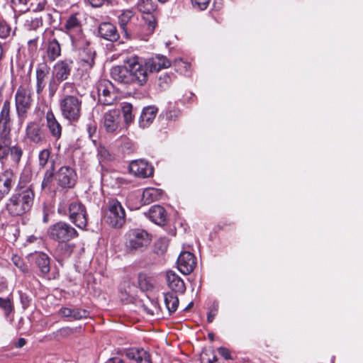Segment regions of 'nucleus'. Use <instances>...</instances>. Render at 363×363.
Wrapping results in <instances>:
<instances>
[{"mask_svg": "<svg viewBox=\"0 0 363 363\" xmlns=\"http://www.w3.org/2000/svg\"><path fill=\"white\" fill-rule=\"evenodd\" d=\"M123 66H115L111 69L112 78L128 85L144 86L148 80V72L143 60L136 55L125 60Z\"/></svg>", "mask_w": 363, "mask_h": 363, "instance_id": "1", "label": "nucleus"}, {"mask_svg": "<svg viewBox=\"0 0 363 363\" xmlns=\"http://www.w3.org/2000/svg\"><path fill=\"white\" fill-rule=\"evenodd\" d=\"M35 198L31 186L18 185L8 199L6 209L12 216H21L30 211Z\"/></svg>", "mask_w": 363, "mask_h": 363, "instance_id": "2", "label": "nucleus"}, {"mask_svg": "<svg viewBox=\"0 0 363 363\" xmlns=\"http://www.w3.org/2000/svg\"><path fill=\"white\" fill-rule=\"evenodd\" d=\"M23 151L18 143L12 140L11 133H0V163L6 164L9 160L14 165L21 160Z\"/></svg>", "mask_w": 363, "mask_h": 363, "instance_id": "3", "label": "nucleus"}, {"mask_svg": "<svg viewBox=\"0 0 363 363\" xmlns=\"http://www.w3.org/2000/svg\"><path fill=\"white\" fill-rule=\"evenodd\" d=\"M33 104L32 89L29 85H21L15 94V106L18 121L22 123Z\"/></svg>", "mask_w": 363, "mask_h": 363, "instance_id": "4", "label": "nucleus"}, {"mask_svg": "<svg viewBox=\"0 0 363 363\" xmlns=\"http://www.w3.org/2000/svg\"><path fill=\"white\" fill-rule=\"evenodd\" d=\"M60 109L64 118L70 122L78 121L82 114V100L73 95H65L60 100Z\"/></svg>", "mask_w": 363, "mask_h": 363, "instance_id": "5", "label": "nucleus"}, {"mask_svg": "<svg viewBox=\"0 0 363 363\" xmlns=\"http://www.w3.org/2000/svg\"><path fill=\"white\" fill-rule=\"evenodd\" d=\"M65 29L70 38L73 48H82L87 45V39L83 33L82 22L76 14L69 17L65 24Z\"/></svg>", "mask_w": 363, "mask_h": 363, "instance_id": "6", "label": "nucleus"}, {"mask_svg": "<svg viewBox=\"0 0 363 363\" xmlns=\"http://www.w3.org/2000/svg\"><path fill=\"white\" fill-rule=\"evenodd\" d=\"M48 237L59 243L67 242L78 237V233L74 228L64 221H59L51 225L48 229Z\"/></svg>", "mask_w": 363, "mask_h": 363, "instance_id": "7", "label": "nucleus"}, {"mask_svg": "<svg viewBox=\"0 0 363 363\" xmlns=\"http://www.w3.org/2000/svg\"><path fill=\"white\" fill-rule=\"evenodd\" d=\"M125 250L133 253L137 250H143L151 241L150 234L142 229H131L125 235Z\"/></svg>", "mask_w": 363, "mask_h": 363, "instance_id": "8", "label": "nucleus"}, {"mask_svg": "<svg viewBox=\"0 0 363 363\" xmlns=\"http://www.w3.org/2000/svg\"><path fill=\"white\" fill-rule=\"evenodd\" d=\"M105 222L113 228H121L125 222V210L117 200H111L104 216Z\"/></svg>", "mask_w": 363, "mask_h": 363, "instance_id": "9", "label": "nucleus"}, {"mask_svg": "<svg viewBox=\"0 0 363 363\" xmlns=\"http://www.w3.org/2000/svg\"><path fill=\"white\" fill-rule=\"evenodd\" d=\"M67 213L69 220L79 228L85 229L87 225V213L85 206L79 201H71Z\"/></svg>", "mask_w": 363, "mask_h": 363, "instance_id": "10", "label": "nucleus"}, {"mask_svg": "<svg viewBox=\"0 0 363 363\" xmlns=\"http://www.w3.org/2000/svg\"><path fill=\"white\" fill-rule=\"evenodd\" d=\"M26 138L35 145H42L47 141V133L43 125L35 122H29L26 128Z\"/></svg>", "mask_w": 363, "mask_h": 363, "instance_id": "11", "label": "nucleus"}, {"mask_svg": "<svg viewBox=\"0 0 363 363\" xmlns=\"http://www.w3.org/2000/svg\"><path fill=\"white\" fill-rule=\"evenodd\" d=\"M55 180L62 188H72L77 181V174L70 167L62 166L56 172Z\"/></svg>", "mask_w": 363, "mask_h": 363, "instance_id": "12", "label": "nucleus"}, {"mask_svg": "<svg viewBox=\"0 0 363 363\" xmlns=\"http://www.w3.org/2000/svg\"><path fill=\"white\" fill-rule=\"evenodd\" d=\"M99 102L103 105L110 106L115 103L116 94L113 91V84L108 81L101 82L97 88Z\"/></svg>", "mask_w": 363, "mask_h": 363, "instance_id": "13", "label": "nucleus"}, {"mask_svg": "<svg viewBox=\"0 0 363 363\" xmlns=\"http://www.w3.org/2000/svg\"><path fill=\"white\" fill-rule=\"evenodd\" d=\"M79 51L78 58L81 66L84 69H91L95 64V50L90 47V43L87 40V45L82 48H73Z\"/></svg>", "mask_w": 363, "mask_h": 363, "instance_id": "14", "label": "nucleus"}, {"mask_svg": "<svg viewBox=\"0 0 363 363\" xmlns=\"http://www.w3.org/2000/svg\"><path fill=\"white\" fill-rule=\"evenodd\" d=\"M129 171L136 177L146 178L153 174L154 169L147 161L138 160L130 163Z\"/></svg>", "mask_w": 363, "mask_h": 363, "instance_id": "15", "label": "nucleus"}, {"mask_svg": "<svg viewBox=\"0 0 363 363\" xmlns=\"http://www.w3.org/2000/svg\"><path fill=\"white\" fill-rule=\"evenodd\" d=\"M179 270L184 274H189L196 266L195 256L189 252H182L177 259Z\"/></svg>", "mask_w": 363, "mask_h": 363, "instance_id": "16", "label": "nucleus"}, {"mask_svg": "<svg viewBox=\"0 0 363 363\" xmlns=\"http://www.w3.org/2000/svg\"><path fill=\"white\" fill-rule=\"evenodd\" d=\"M104 127L108 133H116L119 128L121 112L118 109L110 110L104 116Z\"/></svg>", "mask_w": 363, "mask_h": 363, "instance_id": "17", "label": "nucleus"}, {"mask_svg": "<svg viewBox=\"0 0 363 363\" xmlns=\"http://www.w3.org/2000/svg\"><path fill=\"white\" fill-rule=\"evenodd\" d=\"M11 103L6 100L0 111V133H11Z\"/></svg>", "mask_w": 363, "mask_h": 363, "instance_id": "18", "label": "nucleus"}, {"mask_svg": "<svg viewBox=\"0 0 363 363\" xmlns=\"http://www.w3.org/2000/svg\"><path fill=\"white\" fill-rule=\"evenodd\" d=\"M74 62L72 59L66 58L58 61L54 65L55 76L60 82L68 79L73 67Z\"/></svg>", "mask_w": 363, "mask_h": 363, "instance_id": "19", "label": "nucleus"}, {"mask_svg": "<svg viewBox=\"0 0 363 363\" xmlns=\"http://www.w3.org/2000/svg\"><path fill=\"white\" fill-rule=\"evenodd\" d=\"M50 68L46 62L40 63L36 68V93L40 95L46 84Z\"/></svg>", "mask_w": 363, "mask_h": 363, "instance_id": "20", "label": "nucleus"}, {"mask_svg": "<svg viewBox=\"0 0 363 363\" xmlns=\"http://www.w3.org/2000/svg\"><path fill=\"white\" fill-rule=\"evenodd\" d=\"M145 67L150 72H159L162 69H165L171 66V62L163 55H156L144 62Z\"/></svg>", "mask_w": 363, "mask_h": 363, "instance_id": "21", "label": "nucleus"}, {"mask_svg": "<svg viewBox=\"0 0 363 363\" xmlns=\"http://www.w3.org/2000/svg\"><path fill=\"white\" fill-rule=\"evenodd\" d=\"M98 32L102 38L111 42H116L120 38L116 26L110 22L101 23Z\"/></svg>", "mask_w": 363, "mask_h": 363, "instance_id": "22", "label": "nucleus"}, {"mask_svg": "<svg viewBox=\"0 0 363 363\" xmlns=\"http://www.w3.org/2000/svg\"><path fill=\"white\" fill-rule=\"evenodd\" d=\"M167 284L172 292L184 294L186 286L184 281L173 271H168L166 274Z\"/></svg>", "mask_w": 363, "mask_h": 363, "instance_id": "23", "label": "nucleus"}, {"mask_svg": "<svg viewBox=\"0 0 363 363\" xmlns=\"http://www.w3.org/2000/svg\"><path fill=\"white\" fill-rule=\"evenodd\" d=\"M125 355L137 363H152L150 354L143 348L133 347L125 350Z\"/></svg>", "mask_w": 363, "mask_h": 363, "instance_id": "24", "label": "nucleus"}, {"mask_svg": "<svg viewBox=\"0 0 363 363\" xmlns=\"http://www.w3.org/2000/svg\"><path fill=\"white\" fill-rule=\"evenodd\" d=\"M46 125L51 135L58 140L62 136V128L58 121L56 119L53 112L49 111L46 113Z\"/></svg>", "mask_w": 363, "mask_h": 363, "instance_id": "25", "label": "nucleus"}, {"mask_svg": "<svg viewBox=\"0 0 363 363\" xmlns=\"http://www.w3.org/2000/svg\"><path fill=\"white\" fill-rule=\"evenodd\" d=\"M133 16L134 12L130 9L122 11L121 14L118 16V25L123 33V38H125L126 40H130L132 38V35L128 31L127 25Z\"/></svg>", "mask_w": 363, "mask_h": 363, "instance_id": "26", "label": "nucleus"}, {"mask_svg": "<svg viewBox=\"0 0 363 363\" xmlns=\"http://www.w3.org/2000/svg\"><path fill=\"white\" fill-rule=\"evenodd\" d=\"M149 218L155 224L159 225H164L167 220V213L161 206H153L148 211Z\"/></svg>", "mask_w": 363, "mask_h": 363, "instance_id": "27", "label": "nucleus"}, {"mask_svg": "<svg viewBox=\"0 0 363 363\" xmlns=\"http://www.w3.org/2000/svg\"><path fill=\"white\" fill-rule=\"evenodd\" d=\"M55 161L51 160L50 167L45 172L43 179L41 183V188L43 189L50 190L54 181L55 180Z\"/></svg>", "mask_w": 363, "mask_h": 363, "instance_id": "28", "label": "nucleus"}, {"mask_svg": "<svg viewBox=\"0 0 363 363\" xmlns=\"http://www.w3.org/2000/svg\"><path fill=\"white\" fill-rule=\"evenodd\" d=\"M157 113L155 106H147L143 108L140 116V126L145 128L148 127L154 121Z\"/></svg>", "mask_w": 363, "mask_h": 363, "instance_id": "29", "label": "nucleus"}, {"mask_svg": "<svg viewBox=\"0 0 363 363\" xmlns=\"http://www.w3.org/2000/svg\"><path fill=\"white\" fill-rule=\"evenodd\" d=\"M46 53L50 62H53L59 56H60L61 47L59 42L56 39H53L48 42Z\"/></svg>", "mask_w": 363, "mask_h": 363, "instance_id": "30", "label": "nucleus"}, {"mask_svg": "<svg viewBox=\"0 0 363 363\" xmlns=\"http://www.w3.org/2000/svg\"><path fill=\"white\" fill-rule=\"evenodd\" d=\"M162 195L161 190L155 188L145 189L142 194V201L144 205L150 204L158 200Z\"/></svg>", "mask_w": 363, "mask_h": 363, "instance_id": "31", "label": "nucleus"}, {"mask_svg": "<svg viewBox=\"0 0 363 363\" xmlns=\"http://www.w3.org/2000/svg\"><path fill=\"white\" fill-rule=\"evenodd\" d=\"M35 263L42 274H48L50 272V258L46 254H36L35 256Z\"/></svg>", "mask_w": 363, "mask_h": 363, "instance_id": "32", "label": "nucleus"}, {"mask_svg": "<svg viewBox=\"0 0 363 363\" xmlns=\"http://www.w3.org/2000/svg\"><path fill=\"white\" fill-rule=\"evenodd\" d=\"M164 303L169 314L174 313L179 306V298L175 293L167 292L164 294Z\"/></svg>", "mask_w": 363, "mask_h": 363, "instance_id": "33", "label": "nucleus"}, {"mask_svg": "<svg viewBox=\"0 0 363 363\" xmlns=\"http://www.w3.org/2000/svg\"><path fill=\"white\" fill-rule=\"evenodd\" d=\"M50 156H51V148H44L38 152V166L40 169L45 167L47 164H50Z\"/></svg>", "mask_w": 363, "mask_h": 363, "instance_id": "34", "label": "nucleus"}, {"mask_svg": "<svg viewBox=\"0 0 363 363\" xmlns=\"http://www.w3.org/2000/svg\"><path fill=\"white\" fill-rule=\"evenodd\" d=\"M138 8L140 11L150 14L157 9V4L154 0H139Z\"/></svg>", "mask_w": 363, "mask_h": 363, "instance_id": "35", "label": "nucleus"}, {"mask_svg": "<svg viewBox=\"0 0 363 363\" xmlns=\"http://www.w3.org/2000/svg\"><path fill=\"white\" fill-rule=\"evenodd\" d=\"M138 285L140 289L145 291H149L152 289L153 285L149 278L145 274H140L138 275Z\"/></svg>", "mask_w": 363, "mask_h": 363, "instance_id": "36", "label": "nucleus"}, {"mask_svg": "<svg viewBox=\"0 0 363 363\" xmlns=\"http://www.w3.org/2000/svg\"><path fill=\"white\" fill-rule=\"evenodd\" d=\"M122 111L123 113L124 121L126 124H130L133 119L132 113L133 106L130 104L126 103L122 107Z\"/></svg>", "mask_w": 363, "mask_h": 363, "instance_id": "37", "label": "nucleus"}, {"mask_svg": "<svg viewBox=\"0 0 363 363\" xmlns=\"http://www.w3.org/2000/svg\"><path fill=\"white\" fill-rule=\"evenodd\" d=\"M11 33V26L3 19H0V38L6 39Z\"/></svg>", "mask_w": 363, "mask_h": 363, "instance_id": "38", "label": "nucleus"}, {"mask_svg": "<svg viewBox=\"0 0 363 363\" xmlns=\"http://www.w3.org/2000/svg\"><path fill=\"white\" fill-rule=\"evenodd\" d=\"M172 81V77L170 74H161L158 79V86L162 90H165L169 86Z\"/></svg>", "mask_w": 363, "mask_h": 363, "instance_id": "39", "label": "nucleus"}, {"mask_svg": "<svg viewBox=\"0 0 363 363\" xmlns=\"http://www.w3.org/2000/svg\"><path fill=\"white\" fill-rule=\"evenodd\" d=\"M61 82L57 77H52L48 82V91L50 96H53L58 89L59 84Z\"/></svg>", "mask_w": 363, "mask_h": 363, "instance_id": "40", "label": "nucleus"}, {"mask_svg": "<svg viewBox=\"0 0 363 363\" xmlns=\"http://www.w3.org/2000/svg\"><path fill=\"white\" fill-rule=\"evenodd\" d=\"M89 312L85 309L82 308H72V318L74 320H80L88 317Z\"/></svg>", "mask_w": 363, "mask_h": 363, "instance_id": "41", "label": "nucleus"}, {"mask_svg": "<svg viewBox=\"0 0 363 363\" xmlns=\"http://www.w3.org/2000/svg\"><path fill=\"white\" fill-rule=\"evenodd\" d=\"M0 308L4 310L6 315H9L13 311V306L9 298L0 297Z\"/></svg>", "mask_w": 363, "mask_h": 363, "instance_id": "42", "label": "nucleus"}, {"mask_svg": "<svg viewBox=\"0 0 363 363\" xmlns=\"http://www.w3.org/2000/svg\"><path fill=\"white\" fill-rule=\"evenodd\" d=\"M43 26V21L41 18H35L31 21H27L26 27L28 30H37Z\"/></svg>", "mask_w": 363, "mask_h": 363, "instance_id": "43", "label": "nucleus"}, {"mask_svg": "<svg viewBox=\"0 0 363 363\" xmlns=\"http://www.w3.org/2000/svg\"><path fill=\"white\" fill-rule=\"evenodd\" d=\"M145 23L147 26V29L149 32L152 33L155 30L156 27V20L155 17L153 15L147 14V17L144 18Z\"/></svg>", "mask_w": 363, "mask_h": 363, "instance_id": "44", "label": "nucleus"}, {"mask_svg": "<svg viewBox=\"0 0 363 363\" xmlns=\"http://www.w3.org/2000/svg\"><path fill=\"white\" fill-rule=\"evenodd\" d=\"M191 2L194 7H197L200 10H205L208 6L210 0H191Z\"/></svg>", "mask_w": 363, "mask_h": 363, "instance_id": "45", "label": "nucleus"}, {"mask_svg": "<svg viewBox=\"0 0 363 363\" xmlns=\"http://www.w3.org/2000/svg\"><path fill=\"white\" fill-rule=\"evenodd\" d=\"M45 1L43 0L37 4L32 3L30 9L34 12H38L44 10L45 6Z\"/></svg>", "mask_w": 363, "mask_h": 363, "instance_id": "46", "label": "nucleus"}, {"mask_svg": "<svg viewBox=\"0 0 363 363\" xmlns=\"http://www.w3.org/2000/svg\"><path fill=\"white\" fill-rule=\"evenodd\" d=\"M218 352L219 354L221 355L224 359H231L230 352L228 349L221 347L218 349Z\"/></svg>", "mask_w": 363, "mask_h": 363, "instance_id": "47", "label": "nucleus"}, {"mask_svg": "<svg viewBox=\"0 0 363 363\" xmlns=\"http://www.w3.org/2000/svg\"><path fill=\"white\" fill-rule=\"evenodd\" d=\"M208 354L206 353L203 354L201 356V361L203 363H215L217 362V357L214 354H212V357H206Z\"/></svg>", "mask_w": 363, "mask_h": 363, "instance_id": "48", "label": "nucleus"}, {"mask_svg": "<svg viewBox=\"0 0 363 363\" xmlns=\"http://www.w3.org/2000/svg\"><path fill=\"white\" fill-rule=\"evenodd\" d=\"M179 114H180V112L177 109L169 110L167 113V118H168L169 120H175L176 118H177L179 117Z\"/></svg>", "mask_w": 363, "mask_h": 363, "instance_id": "49", "label": "nucleus"}, {"mask_svg": "<svg viewBox=\"0 0 363 363\" xmlns=\"http://www.w3.org/2000/svg\"><path fill=\"white\" fill-rule=\"evenodd\" d=\"M111 0H87L93 7H101L105 3H109Z\"/></svg>", "mask_w": 363, "mask_h": 363, "instance_id": "50", "label": "nucleus"}, {"mask_svg": "<svg viewBox=\"0 0 363 363\" xmlns=\"http://www.w3.org/2000/svg\"><path fill=\"white\" fill-rule=\"evenodd\" d=\"M72 309L70 308H62L60 310V314L65 318H72Z\"/></svg>", "mask_w": 363, "mask_h": 363, "instance_id": "51", "label": "nucleus"}, {"mask_svg": "<svg viewBox=\"0 0 363 363\" xmlns=\"http://www.w3.org/2000/svg\"><path fill=\"white\" fill-rule=\"evenodd\" d=\"M98 154L104 157V159H106L109 156V153L108 152V150L106 149L105 147L104 146H100L99 148H98Z\"/></svg>", "mask_w": 363, "mask_h": 363, "instance_id": "52", "label": "nucleus"}, {"mask_svg": "<svg viewBox=\"0 0 363 363\" xmlns=\"http://www.w3.org/2000/svg\"><path fill=\"white\" fill-rule=\"evenodd\" d=\"M217 314V309H212L211 310L207 315V320L208 323H212L215 316Z\"/></svg>", "mask_w": 363, "mask_h": 363, "instance_id": "53", "label": "nucleus"}, {"mask_svg": "<svg viewBox=\"0 0 363 363\" xmlns=\"http://www.w3.org/2000/svg\"><path fill=\"white\" fill-rule=\"evenodd\" d=\"M87 131L90 138H92L93 135L96 132V127L94 125L89 124L87 126Z\"/></svg>", "mask_w": 363, "mask_h": 363, "instance_id": "54", "label": "nucleus"}, {"mask_svg": "<svg viewBox=\"0 0 363 363\" xmlns=\"http://www.w3.org/2000/svg\"><path fill=\"white\" fill-rule=\"evenodd\" d=\"M105 363H125V362L118 357L109 358Z\"/></svg>", "mask_w": 363, "mask_h": 363, "instance_id": "55", "label": "nucleus"}, {"mask_svg": "<svg viewBox=\"0 0 363 363\" xmlns=\"http://www.w3.org/2000/svg\"><path fill=\"white\" fill-rule=\"evenodd\" d=\"M134 288H135L134 286H128V290H125V294H128L129 296L133 297V289H134Z\"/></svg>", "mask_w": 363, "mask_h": 363, "instance_id": "56", "label": "nucleus"}, {"mask_svg": "<svg viewBox=\"0 0 363 363\" xmlns=\"http://www.w3.org/2000/svg\"><path fill=\"white\" fill-rule=\"evenodd\" d=\"M37 39H38V38H34V39L30 40L28 41V45H29L30 47L33 46V47H34V48L35 49V48H36V42H37Z\"/></svg>", "mask_w": 363, "mask_h": 363, "instance_id": "57", "label": "nucleus"}, {"mask_svg": "<svg viewBox=\"0 0 363 363\" xmlns=\"http://www.w3.org/2000/svg\"><path fill=\"white\" fill-rule=\"evenodd\" d=\"M14 264L18 267L21 264H22V262L20 258L15 257L13 258Z\"/></svg>", "mask_w": 363, "mask_h": 363, "instance_id": "58", "label": "nucleus"}, {"mask_svg": "<svg viewBox=\"0 0 363 363\" xmlns=\"http://www.w3.org/2000/svg\"><path fill=\"white\" fill-rule=\"evenodd\" d=\"M123 148H126L127 150L132 151V144L128 141L124 144Z\"/></svg>", "mask_w": 363, "mask_h": 363, "instance_id": "59", "label": "nucleus"}, {"mask_svg": "<svg viewBox=\"0 0 363 363\" xmlns=\"http://www.w3.org/2000/svg\"><path fill=\"white\" fill-rule=\"evenodd\" d=\"M18 267L20 268V269H21L23 272H24V273H27V272H28V267H27L26 266H25L24 264H21Z\"/></svg>", "mask_w": 363, "mask_h": 363, "instance_id": "60", "label": "nucleus"}, {"mask_svg": "<svg viewBox=\"0 0 363 363\" xmlns=\"http://www.w3.org/2000/svg\"><path fill=\"white\" fill-rule=\"evenodd\" d=\"M26 344V341L23 338H21L18 340V347H23Z\"/></svg>", "mask_w": 363, "mask_h": 363, "instance_id": "61", "label": "nucleus"}, {"mask_svg": "<svg viewBox=\"0 0 363 363\" xmlns=\"http://www.w3.org/2000/svg\"><path fill=\"white\" fill-rule=\"evenodd\" d=\"M194 306V303L191 302L189 303V305L185 308L184 311H189L190 308H191Z\"/></svg>", "mask_w": 363, "mask_h": 363, "instance_id": "62", "label": "nucleus"}, {"mask_svg": "<svg viewBox=\"0 0 363 363\" xmlns=\"http://www.w3.org/2000/svg\"><path fill=\"white\" fill-rule=\"evenodd\" d=\"M43 221H44L45 223H47V222H48V215H47V214H45V215L44 216V217H43Z\"/></svg>", "mask_w": 363, "mask_h": 363, "instance_id": "63", "label": "nucleus"}, {"mask_svg": "<svg viewBox=\"0 0 363 363\" xmlns=\"http://www.w3.org/2000/svg\"><path fill=\"white\" fill-rule=\"evenodd\" d=\"M208 337L211 339V340H213V334H208Z\"/></svg>", "mask_w": 363, "mask_h": 363, "instance_id": "64", "label": "nucleus"}]
</instances>
